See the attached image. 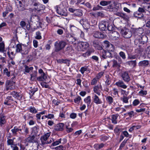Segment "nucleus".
<instances>
[{"label":"nucleus","mask_w":150,"mask_h":150,"mask_svg":"<svg viewBox=\"0 0 150 150\" xmlns=\"http://www.w3.org/2000/svg\"><path fill=\"white\" fill-rule=\"evenodd\" d=\"M67 45V43L64 41L56 42L54 44L55 51L56 52H59L63 49Z\"/></svg>","instance_id":"obj_1"},{"label":"nucleus","mask_w":150,"mask_h":150,"mask_svg":"<svg viewBox=\"0 0 150 150\" xmlns=\"http://www.w3.org/2000/svg\"><path fill=\"white\" fill-rule=\"evenodd\" d=\"M54 8L59 14L65 16H67V11L65 8H62L59 6H56Z\"/></svg>","instance_id":"obj_2"},{"label":"nucleus","mask_w":150,"mask_h":150,"mask_svg":"<svg viewBox=\"0 0 150 150\" xmlns=\"http://www.w3.org/2000/svg\"><path fill=\"white\" fill-rule=\"evenodd\" d=\"M133 34L136 38L135 40V42L137 40V38L139 39L141 37V35L143 33V30L142 28H137L133 29Z\"/></svg>","instance_id":"obj_3"},{"label":"nucleus","mask_w":150,"mask_h":150,"mask_svg":"<svg viewBox=\"0 0 150 150\" xmlns=\"http://www.w3.org/2000/svg\"><path fill=\"white\" fill-rule=\"evenodd\" d=\"M89 46V45L86 42H78L77 48L79 51L87 49Z\"/></svg>","instance_id":"obj_4"},{"label":"nucleus","mask_w":150,"mask_h":150,"mask_svg":"<svg viewBox=\"0 0 150 150\" xmlns=\"http://www.w3.org/2000/svg\"><path fill=\"white\" fill-rule=\"evenodd\" d=\"M121 33L123 37L126 38H130L132 35V32L128 29H122L121 30Z\"/></svg>","instance_id":"obj_5"},{"label":"nucleus","mask_w":150,"mask_h":150,"mask_svg":"<svg viewBox=\"0 0 150 150\" xmlns=\"http://www.w3.org/2000/svg\"><path fill=\"white\" fill-rule=\"evenodd\" d=\"M101 59H106L107 58L112 57L111 53L108 51L103 50L100 53Z\"/></svg>","instance_id":"obj_6"},{"label":"nucleus","mask_w":150,"mask_h":150,"mask_svg":"<svg viewBox=\"0 0 150 150\" xmlns=\"http://www.w3.org/2000/svg\"><path fill=\"white\" fill-rule=\"evenodd\" d=\"M50 133H47L43 136H41L40 138L41 144L42 145L47 144V140L50 136Z\"/></svg>","instance_id":"obj_7"},{"label":"nucleus","mask_w":150,"mask_h":150,"mask_svg":"<svg viewBox=\"0 0 150 150\" xmlns=\"http://www.w3.org/2000/svg\"><path fill=\"white\" fill-rule=\"evenodd\" d=\"M80 23L82 25L83 28L86 29H88L90 28L89 23L86 18L81 20Z\"/></svg>","instance_id":"obj_8"},{"label":"nucleus","mask_w":150,"mask_h":150,"mask_svg":"<svg viewBox=\"0 0 150 150\" xmlns=\"http://www.w3.org/2000/svg\"><path fill=\"white\" fill-rule=\"evenodd\" d=\"M121 77L122 79L126 82H129L130 80L129 73L127 71L123 72L122 73Z\"/></svg>","instance_id":"obj_9"},{"label":"nucleus","mask_w":150,"mask_h":150,"mask_svg":"<svg viewBox=\"0 0 150 150\" xmlns=\"http://www.w3.org/2000/svg\"><path fill=\"white\" fill-rule=\"evenodd\" d=\"M93 36L96 38L103 39L105 38L106 35L100 32L96 31L93 32Z\"/></svg>","instance_id":"obj_10"},{"label":"nucleus","mask_w":150,"mask_h":150,"mask_svg":"<svg viewBox=\"0 0 150 150\" xmlns=\"http://www.w3.org/2000/svg\"><path fill=\"white\" fill-rule=\"evenodd\" d=\"M108 23L106 21H101L99 24V28L101 31H105L106 30L107 27Z\"/></svg>","instance_id":"obj_11"},{"label":"nucleus","mask_w":150,"mask_h":150,"mask_svg":"<svg viewBox=\"0 0 150 150\" xmlns=\"http://www.w3.org/2000/svg\"><path fill=\"white\" fill-rule=\"evenodd\" d=\"M102 90V86L100 84H98L93 87V90L95 93L98 95L100 96L101 91Z\"/></svg>","instance_id":"obj_12"},{"label":"nucleus","mask_w":150,"mask_h":150,"mask_svg":"<svg viewBox=\"0 0 150 150\" xmlns=\"http://www.w3.org/2000/svg\"><path fill=\"white\" fill-rule=\"evenodd\" d=\"M64 124L63 123H60L56 125L54 127V130L56 131L59 132L63 131Z\"/></svg>","instance_id":"obj_13"},{"label":"nucleus","mask_w":150,"mask_h":150,"mask_svg":"<svg viewBox=\"0 0 150 150\" xmlns=\"http://www.w3.org/2000/svg\"><path fill=\"white\" fill-rule=\"evenodd\" d=\"M14 101L13 99L12 96H7L4 102V104L7 105H10L13 103Z\"/></svg>","instance_id":"obj_14"},{"label":"nucleus","mask_w":150,"mask_h":150,"mask_svg":"<svg viewBox=\"0 0 150 150\" xmlns=\"http://www.w3.org/2000/svg\"><path fill=\"white\" fill-rule=\"evenodd\" d=\"M33 5L35 6V8L38 11L43 10L45 8L44 5L39 3H35L33 4Z\"/></svg>","instance_id":"obj_15"},{"label":"nucleus","mask_w":150,"mask_h":150,"mask_svg":"<svg viewBox=\"0 0 150 150\" xmlns=\"http://www.w3.org/2000/svg\"><path fill=\"white\" fill-rule=\"evenodd\" d=\"M23 45V47L21 50V53L22 54H27L29 52L31 47L27 46H25L24 45Z\"/></svg>","instance_id":"obj_16"},{"label":"nucleus","mask_w":150,"mask_h":150,"mask_svg":"<svg viewBox=\"0 0 150 150\" xmlns=\"http://www.w3.org/2000/svg\"><path fill=\"white\" fill-rule=\"evenodd\" d=\"M15 76H13L11 79V80L10 81H8L7 83V85L6 88V90L8 91L9 90H11L12 89V87H11L10 86L13 83H15V82H13V80H15Z\"/></svg>","instance_id":"obj_17"},{"label":"nucleus","mask_w":150,"mask_h":150,"mask_svg":"<svg viewBox=\"0 0 150 150\" xmlns=\"http://www.w3.org/2000/svg\"><path fill=\"white\" fill-rule=\"evenodd\" d=\"M36 54L35 52H33L32 55H30L28 56L26 58L27 62H29L33 60H35L36 59Z\"/></svg>","instance_id":"obj_18"},{"label":"nucleus","mask_w":150,"mask_h":150,"mask_svg":"<svg viewBox=\"0 0 150 150\" xmlns=\"http://www.w3.org/2000/svg\"><path fill=\"white\" fill-rule=\"evenodd\" d=\"M35 135L33 134L32 136L29 135L25 139L26 142L30 143H33L36 142V140L35 138L36 137Z\"/></svg>","instance_id":"obj_19"},{"label":"nucleus","mask_w":150,"mask_h":150,"mask_svg":"<svg viewBox=\"0 0 150 150\" xmlns=\"http://www.w3.org/2000/svg\"><path fill=\"white\" fill-rule=\"evenodd\" d=\"M93 101L94 103L97 104H100L102 103V101L98 97L96 94H94L93 97Z\"/></svg>","instance_id":"obj_20"},{"label":"nucleus","mask_w":150,"mask_h":150,"mask_svg":"<svg viewBox=\"0 0 150 150\" xmlns=\"http://www.w3.org/2000/svg\"><path fill=\"white\" fill-rule=\"evenodd\" d=\"M115 84L117 86L121 87L124 89L127 88V86L125 85L123 82L122 81H119L115 83Z\"/></svg>","instance_id":"obj_21"},{"label":"nucleus","mask_w":150,"mask_h":150,"mask_svg":"<svg viewBox=\"0 0 150 150\" xmlns=\"http://www.w3.org/2000/svg\"><path fill=\"white\" fill-rule=\"evenodd\" d=\"M93 45L98 50H101L103 49L101 46L99 44L98 41L96 40H93Z\"/></svg>","instance_id":"obj_22"},{"label":"nucleus","mask_w":150,"mask_h":150,"mask_svg":"<svg viewBox=\"0 0 150 150\" xmlns=\"http://www.w3.org/2000/svg\"><path fill=\"white\" fill-rule=\"evenodd\" d=\"M149 64V61L147 60L141 61L138 63V66L139 67H144L147 66Z\"/></svg>","instance_id":"obj_23"},{"label":"nucleus","mask_w":150,"mask_h":150,"mask_svg":"<svg viewBox=\"0 0 150 150\" xmlns=\"http://www.w3.org/2000/svg\"><path fill=\"white\" fill-rule=\"evenodd\" d=\"M111 36L112 39L113 40H117L120 37V35L118 33L115 31L112 32Z\"/></svg>","instance_id":"obj_24"},{"label":"nucleus","mask_w":150,"mask_h":150,"mask_svg":"<svg viewBox=\"0 0 150 150\" xmlns=\"http://www.w3.org/2000/svg\"><path fill=\"white\" fill-rule=\"evenodd\" d=\"M105 145V144L103 143H98L95 144L93 147L96 150H99L102 148Z\"/></svg>","instance_id":"obj_25"},{"label":"nucleus","mask_w":150,"mask_h":150,"mask_svg":"<svg viewBox=\"0 0 150 150\" xmlns=\"http://www.w3.org/2000/svg\"><path fill=\"white\" fill-rule=\"evenodd\" d=\"M20 149L19 150H24L25 148L23 146L22 144H20ZM11 147L12 149V150H19V148L17 146L16 144H15L11 146Z\"/></svg>","instance_id":"obj_26"},{"label":"nucleus","mask_w":150,"mask_h":150,"mask_svg":"<svg viewBox=\"0 0 150 150\" xmlns=\"http://www.w3.org/2000/svg\"><path fill=\"white\" fill-rule=\"evenodd\" d=\"M119 115L117 114L112 115L111 116V121L112 123L115 124L117 123V118Z\"/></svg>","instance_id":"obj_27"},{"label":"nucleus","mask_w":150,"mask_h":150,"mask_svg":"<svg viewBox=\"0 0 150 150\" xmlns=\"http://www.w3.org/2000/svg\"><path fill=\"white\" fill-rule=\"evenodd\" d=\"M47 76L44 73L41 74L40 76L37 77V79L39 81H45L47 79Z\"/></svg>","instance_id":"obj_28"},{"label":"nucleus","mask_w":150,"mask_h":150,"mask_svg":"<svg viewBox=\"0 0 150 150\" xmlns=\"http://www.w3.org/2000/svg\"><path fill=\"white\" fill-rule=\"evenodd\" d=\"M6 118L4 115H0V125L1 126L6 123Z\"/></svg>","instance_id":"obj_29"},{"label":"nucleus","mask_w":150,"mask_h":150,"mask_svg":"<svg viewBox=\"0 0 150 150\" xmlns=\"http://www.w3.org/2000/svg\"><path fill=\"white\" fill-rule=\"evenodd\" d=\"M143 7L145 10L148 11L150 13V3H143Z\"/></svg>","instance_id":"obj_30"},{"label":"nucleus","mask_w":150,"mask_h":150,"mask_svg":"<svg viewBox=\"0 0 150 150\" xmlns=\"http://www.w3.org/2000/svg\"><path fill=\"white\" fill-rule=\"evenodd\" d=\"M127 64L129 66L132 67L133 68L135 67L137 62L136 60H131L127 62Z\"/></svg>","instance_id":"obj_31"},{"label":"nucleus","mask_w":150,"mask_h":150,"mask_svg":"<svg viewBox=\"0 0 150 150\" xmlns=\"http://www.w3.org/2000/svg\"><path fill=\"white\" fill-rule=\"evenodd\" d=\"M57 62L58 63L60 64L65 63L70 64V60L66 59H59L57 60Z\"/></svg>","instance_id":"obj_32"},{"label":"nucleus","mask_w":150,"mask_h":150,"mask_svg":"<svg viewBox=\"0 0 150 150\" xmlns=\"http://www.w3.org/2000/svg\"><path fill=\"white\" fill-rule=\"evenodd\" d=\"M82 11L81 9H76V11L74 14V16L80 17L82 16Z\"/></svg>","instance_id":"obj_33"},{"label":"nucleus","mask_w":150,"mask_h":150,"mask_svg":"<svg viewBox=\"0 0 150 150\" xmlns=\"http://www.w3.org/2000/svg\"><path fill=\"white\" fill-rule=\"evenodd\" d=\"M112 61V67H116L118 68L120 67L121 66L120 64L118 62L117 60L113 59Z\"/></svg>","instance_id":"obj_34"},{"label":"nucleus","mask_w":150,"mask_h":150,"mask_svg":"<svg viewBox=\"0 0 150 150\" xmlns=\"http://www.w3.org/2000/svg\"><path fill=\"white\" fill-rule=\"evenodd\" d=\"M15 138H14L13 139H8L7 141V145L10 146L11 147L13 145L15 144L14 142V139H15Z\"/></svg>","instance_id":"obj_35"},{"label":"nucleus","mask_w":150,"mask_h":150,"mask_svg":"<svg viewBox=\"0 0 150 150\" xmlns=\"http://www.w3.org/2000/svg\"><path fill=\"white\" fill-rule=\"evenodd\" d=\"M134 16L135 17L139 18H141L144 17V14L142 13L138 12V11L134 13Z\"/></svg>","instance_id":"obj_36"},{"label":"nucleus","mask_w":150,"mask_h":150,"mask_svg":"<svg viewBox=\"0 0 150 150\" xmlns=\"http://www.w3.org/2000/svg\"><path fill=\"white\" fill-rule=\"evenodd\" d=\"M28 110L32 113H36L37 112V111L33 106H30L28 109Z\"/></svg>","instance_id":"obj_37"},{"label":"nucleus","mask_w":150,"mask_h":150,"mask_svg":"<svg viewBox=\"0 0 150 150\" xmlns=\"http://www.w3.org/2000/svg\"><path fill=\"white\" fill-rule=\"evenodd\" d=\"M22 129L24 130L25 134L27 135L29 134V128L26 126V125H23L22 126Z\"/></svg>","instance_id":"obj_38"},{"label":"nucleus","mask_w":150,"mask_h":150,"mask_svg":"<svg viewBox=\"0 0 150 150\" xmlns=\"http://www.w3.org/2000/svg\"><path fill=\"white\" fill-rule=\"evenodd\" d=\"M111 2V1H102L100 2V4L103 6H105L109 4Z\"/></svg>","instance_id":"obj_39"},{"label":"nucleus","mask_w":150,"mask_h":150,"mask_svg":"<svg viewBox=\"0 0 150 150\" xmlns=\"http://www.w3.org/2000/svg\"><path fill=\"white\" fill-rule=\"evenodd\" d=\"M18 127L17 126H15L13 129L11 130L12 134L14 135H16L17 134L18 131Z\"/></svg>","instance_id":"obj_40"},{"label":"nucleus","mask_w":150,"mask_h":150,"mask_svg":"<svg viewBox=\"0 0 150 150\" xmlns=\"http://www.w3.org/2000/svg\"><path fill=\"white\" fill-rule=\"evenodd\" d=\"M37 71H34L33 73L30 74V80L31 81H33L36 78L37 76Z\"/></svg>","instance_id":"obj_41"},{"label":"nucleus","mask_w":150,"mask_h":150,"mask_svg":"<svg viewBox=\"0 0 150 150\" xmlns=\"http://www.w3.org/2000/svg\"><path fill=\"white\" fill-rule=\"evenodd\" d=\"M25 67V71L24 73L25 74V72L29 73L30 71L32 70L33 69V68L32 67H29L27 65H25L24 66Z\"/></svg>","instance_id":"obj_42"},{"label":"nucleus","mask_w":150,"mask_h":150,"mask_svg":"<svg viewBox=\"0 0 150 150\" xmlns=\"http://www.w3.org/2000/svg\"><path fill=\"white\" fill-rule=\"evenodd\" d=\"M84 101L86 103H87V105L88 106L90 104L91 101V99L90 96H88L85 98L84 99Z\"/></svg>","instance_id":"obj_43"},{"label":"nucleus","mask_w":150,"mask_h":150,"mask_svg":"<svg viewBox=\"0 0 150 150\" xmlns=\"http://www.w3.org/2000/svg\"><path fill=\"white\" fill-rule=\"evenodd\" d=\"M115 15L124 18H125L127 16L126 14L122 13L120 12H117L116 13Z\"/></svg>","instance_id":"obj_44"},{"label":"nucleus","mask_w":150,"mask_h":150,"mask_svg":"<svg viewBox=\"0 0 150 150\" xmlns=\"http://www.w3.org/2000/svg\"><path fill=\"white\" fill-rule=\"evenodd\" d=\"M11 94L14 95L16 98H17L19 99L21 98L22 97L19 95V93L15 91H13L12 92Z\"/></svg>","instance_id":"obj_45"},{"label":"nucleus","mask_w":150,"mask_h":150,"mask_svg":"<svg viewBox=\"0 0 150 150\" xmlns=\"http://www.w3.org/2000/svg\"><path fill=\"white\" fill-rule=\"evenodd\" d=\"M106 100L108 103L110 105L113 102V98L110 96H108L106 98Z\"/></svg>","instance_id":"obj_46"},{"label":"nucleus","mask_w":150,"mask_h":150,"mask_svg":"<svg viewBox=\"0 0 150 150\" xmlns=\"http://www.w3.org/2000/svg\"><path fill=\"white\" fill-rule=\"evenodd\" d=\"M62 139L61 138L59 139L58 140H56L54 142V140H53V143L51 144V145L53 146H55L61 143Z\"/></svg>","instance_id":"obj_47"},{"label":"nucleus","mask_w":150,"mask_h":150,"mask_svg":"<svg viewBox=\"0 0 150 150\" xmlns=\"http://www.w3.org/2000/svg\"><path fill=\"white\" fill-rule=\"evenodd\" d=\"M38 127L37 126H35L33 127L32 128V132L31 134L34 133L33 134L36 136L38 133Z\"/></svg>","instance_id":"obj_48"},{"label":"nucleus","mask_w":150,"mask_h":150,"mask_svg":"<svg viewBox=\"0 0 150 150\" xmlns=\"http://www.w3.org/2000/svg\"><path fill=\"white\" fill-rule=\"evenodd\" d=\"M107 7L108 9H109V11L111 12L114 9L116 11H117L118 10V9L115 8H113L112 4L109 5Z\"/></svg>","instance_id":"obj_49"},{"label":"nucleus","mask_w":150,"mask_h":150,"mask_svg":"<svg viewBox=\"0 0 150 150\" xmlns=\"http://www.w3.org/2000/svg\"><path fill=\"white\" fill-rule=\"evenodd\" d=\"M4 74L6 75L8 77L10 76V72L8 71V69L7 68H5L3 71Z\"/></svg>","instance_id":"obj_50"},{"label":"nucleus","mask_w":150,"mask_h":150,"mask_svg":"<svg viewBox=\"0 0 150 150\" xmlns=\"http://www.w3.org/2000/svg\"><path fill=\"white\" fill-rule=\"evenodd\" d=\"M22 47L21 44H18L16 46V51L17 52L21 53Z\"/></svg>","instance_id":"obj_51"},{"label":"nucleus","mask_w":150,"mask_h":150,"mask_svg":"<svg viewBox=\"0 0 150 150\" xmlns=\"http://www.w3.org/2000/svg\"><path fill=\"white\" fill-rule=\"evenodd\" d=\"M69 42L71 43L75 44H76V38L72 36L70 38V40H69Z\"/></svg>","instance_id":"obj_52"},{"label":"nucleus","mask_w":150,"mask_h":150,"mask_svg":"<svg viewBox=\"0 0 150 150\" xmlns=\"http://www.w3.org/2000/svg\"><path fill=\"white\" fill-rule=\"evenodd\" d=\"M104 43V45L106 47L108 48V47L110 46V45H111L112 47L113 45H112L108 41V40H105L103 42Z\"/></svg>","instance_id":"obj_53"},{"label":"nucleus","mask_w":150,"mask_h":150,"mask_svg":"<svg viewBox=\"0 0 150 150\" xmlns=\"http://www.w3.org/2000/svg\"><path fill=\"white\" fill-rule=\"evenodd\" d=\"M41 33L38 31L36 32L35 38L37 39H40L42 38Z\"/></svg>","instance_id":"obj_54"},{"label":"nucleus","mask_w":150,"mask_h":150,"mask_svg":"<svg viewBox=\"0 0 150 150\" xmlns=\"http://www.w3.org/2000/svg\"><path fill=\"white\" fill-rule=\"evenodd\" d=\"M127 140H125V139L122 142L119 147V149L120 150H121L122 149V148L125 146L127 142Z\"/></svg>","instance_id":"obj_55"},{"label":"nucleus","mask_w":150,"mask_h":150,"mask_svg":"<svg viewBox=\"0 0 150 150\" xmlns=\"http://www.w3.org/2000/svg\"><path fill=\"white\" fill-rule=\"evenodd\" d=\"M147 94V92L146 91H143L142 90L139 92V94L141 96H143L146 95Z\"/></svg>","instance_id":"obj_56"},{"label":"nucleus","mask_w":150,"mask_h":150,"mask_svg":"<svg viewBox=\"0 0 150 150\" xmlns=\"http://www.w3.org/2000/svg\"><path fill=\"white\" fill-rule=\"evenodd\" d=\"M18 8L19 11H23L25 9L22 3L18 5Z\"/></svg>","instance_id":"obj_57"},{"label":"nucleus","mask_w":150,"mask_h":150,"mask_svg":"<svg viewBox=\"0 0 150 150\" xmlns=\"http://www.w3.org/2000/svg\"><path fill=\"white\" fill-rule=\"evenodd\" d=\"M103 7L98 5L97 6H94L93 8V11H97L98 10H101L103 9Z\"/></svg>","instance_id":"obj_58"},{"label":"nucleus","mask_w":150,"mask_h":150,"mask_svg":"<svg viewBox=\"0 0 150 150\" xmlns=\"http://www.w3.org/2000/svg\"><path fill=\"white\" fill-rule=\"evenodd\" d=\"M4 44L3 42H2L0 43V52H2L3 51L4 48Z\"/></svg>","instance_id":"obj_59"},{"label":"nucleus","mask_w":150,"mask_h":150,"mask_svg":"<svg viewBox=\"0 0 150 150\" xmlns=\"http://www.w3.org/2000/svg\"><path fill=\"white\" fill-rule=\"evenodd\" d=\"M81 100V98L80 96H78L77 98L74 99V102L77 104H79Z\"/></svg>","instance_id":"obj_60"},{"label":"nucleus","mask_w":150,"mask_h":150,"mask_svg":"<svg viewBox=\"0 0 150 150\" xmlns=\"http://www.w3.org/2000/svg\"><path fill=\"white\" fill-rule=\"evenodd\" d=\"M87 67H82L81 68L79 71L81 72L82 74H83L84 71L87 70Z\"/></svg>","instance_id":"obj_61"},{"label":"nucleus","mask_w":150,"mask_h":150,"mask_svg":"<svg viewBox=\"0 0 150 150\" xmlns=\"http://www.w3.org/2000/svg\"><path fill=\"white\" fill-rule=\"evenodd\" d=\"M120 57H121L123 59H125L126 58V55L123 52H120L119 53Z\"/></svg>","instance_id":"obj_62"},{"label":"nucleus","mask_w":150,"mask_h":150,"mask_svg":"<svg viewBox=\"0 0 150 150\" xmlns=\"http://www.w3.org/2000/svg\"><path fill=\"white\" fill-rule=\"evenodd\" d=\"M40 84L43 87H45L46 88H49L50 87L48 85L46 84V83L44 82H42Z\"/></svg>","instance_id":"obj_63"},{"label":"nucleus","mask_w":150,"mask_h":150,"mask_svg":"<svg viewBox=\"0 0 150 150\" xmlns=\"http://www.w3.org/2000/svg\"><path fill=\"white\" fill-rule=\"evenodd\" d=\"M138 11L139 12L142 13H143L145 12V10L144 7H139L138 9Z\"/></svg>","instance_id":"obj_64"}]
</instances>
